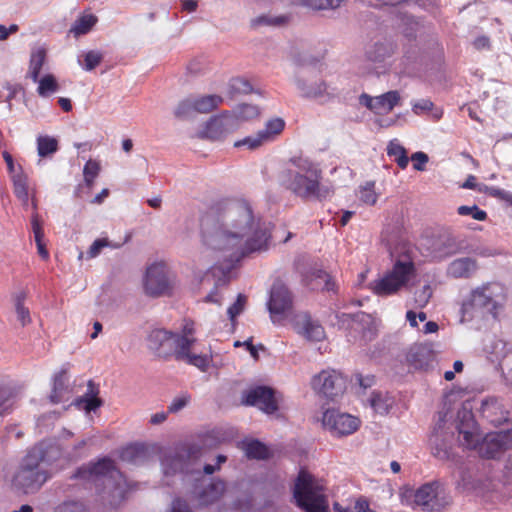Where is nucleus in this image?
Segmentation results:
<instances>
[{
    "label": "nucleus",
    "instance_id": "obj_1",
    "mask_svg": "<svg viewBox=\"0 0 512 512\" xmlns=\"http://www.w3.org/2000/svg\"><path fill=\"white\" fill-rule=\"evenodd\" d=\"M200 226L203 243L213 250H233L229 259L235 262L267 249L271 237L265 223L255 221L252 208L245 200L218 201L202 216Z\"/></svg>",
    "mask_w": 512,
    "mask_h": 512
},
{
    "label": "nucleus",
    "instance_id": "obj_2",
    "mask_svg": "<svg viewBox=\"0 0 512 512\" xmlns=\"http://www.w3.org/2000/svg\"><path fill=\"white\" fill-rule=\"evenodd\" d=\"M70 479L93 482L97 488L99 501L108 509H117L126 499L127 492L132 489L109 457L83 464L74 471Z\"/></svg>",
    "mask_w": 512,
    "mask_h": 512
},
{
    "label": "nucleus",
    "instance_id": "obj_3",
    "mask_svg": "<svg viewBox=\"0 0 512 512\" xmlns=\"http://www.w3.org/2000/svg\"><path fill=\"white\" fill-rule=\"evenodd\" d=\"M202 447L194 443H184L175 447L172 452L165 454L161 460L163 472L166 476L182 474L185 477H192L196 482L203 478V475H212L219 471L215 464H205L201 468L200 459Z\"/></svg>",
    "mask_w": 512,
    "mask_h": 512
},
{
    "label": "nucleus",
    "instance_id": "obj_4",
    "mask_svg": "<svg viewBox=\"0 0 512 512\" xmlns=\"http://www.w3.org/2000/svg\"><path fill=\"white\" fill-rule=\"evenodd\" d=\"M43 444L32 447L22 458L12 479V486L23 494L37 492L48 480L49 474L42 465L48 463Z\"/></svg>",
    "mask_w": 512,
    "mask_h": 512
},
{
    "label": "nucleus",
    "instance_id": "obj_5",
    "mask_svg": "<svg viewBox=\"0 0 512 512\" xmlns=\"http://www.w3.org/2000/svg\"><path fill=\"white\" fill-rule=\"evenodd\" d=\"M321 179V170L311 166L304 173L285 169L279 174L280 185L304 201H322L331 196L333 191L329 187L322 186Z\"/></svg>",
    "mask_w": 512,
    "mask_h": 512
},
{
    "label": "nucleus",
    "instance_id": "obj_6",
    "mask_svg": "<svg viewBox=\"0 0 512 512\" xmlns=\"http://www.w3.org/2000/svg\"><path fill=\"white\" fill-rule=\"evenodd\" d=\"M323 487L307 470L301 469L293 487L296 505L305 512H329L327 498L322 494Z\"/></svg>",
    "mask_w": 512,
    "mask_h": 512
},
{
    "label": "nucleus",
    "instance_id": "obj_7",
    "mask_svg": "<svg viewBox=\"0 0 512 512\" xmlns=\"http://www.w3.org/2000/svg\"><path fill=\"white\" fill-rule=\"evenodd\" d=\"M415 272L412 259L408 256L405 259H397L391 271L382 278L373 281L370 288L378 296H389L396 294L402 287L406 286L410 277Z\"/></svg>",
    "mask_w": 512,
    "mask_h": 512
},
{
    "label": "nucleus",
    "instance_id": "obj_8",
    "mask_svg": "<svg viewBox=\"0 0 512 512\" xmlns=\"http://www.w3.org/2000/svg\"><path fill=\"white\" fill-rule=\"evenodd\" d=\"M346 378L336 370H322L312 378L313 389L329 401H335L346 390Z\"/></svg>",
    "mask_w": 512,
    "mask_h": 512
},
{
    "label": "nucleus",
    "instance_id": "obj_9",
    "mask_svg": "<svg viewBox=\"0 0 512 512\" xmlns=\"http://www.w3.org/2000/svg\"><path fill=\"white\" fill-rule=\"evenodd\" d=\"M239 123L230 111H224L221 114L212 116L204 126V129L198 133L201 139L212 141H222L229 134L237 131Z\"/></svg>",
    "mask_w": 512,
    "mask_h": 512
},
{
    "label": "nucleus",
    "instance_id": "obj_10",
    "mask_svg": "<svg viewBox=\"0 0 512 512\" xmlns=\"http://www.w3.org/2000/svg\"><path fill=\"white\" fill-rule=\"evenodd\" d=\"M144 289L145 293L151 297H160L172 293L173 287L164 264L154 263L147 268Z\"/></svg>",
    "mask_w": 512,
    "mask_h": 512
},
{
    "label": "nucleus",
    "instance_id": "obj_11",
    "mask_svg": "<svg viewBox=\"0 0 512 512\" xmlns=\"http://www.w3.org/2000/svg\"><path fill=\"white\" fill-rule=\"evenodd\" d=\"M322 423L333 435L342 437L353 434L360 426V419L335 409L323 413Z\"/></svg>",
    "mask_w": 512,
    "mask_h": 512
},
{
    "label": "nucleus",
    "instance_id": "obj_12",
    "mask_svg": "<svg viewBox=\"0 0 512 512\" xmlns=\"http://www.w3.org/2000/svg\"><path fill=\"white\" fill-rule=\"evenodd\" d=\"M488 291L489 287L484 286L470 293L460 308L461 321L473 319L477 311L493 312L496 309V302Z\"/></svg>",
    "mask_w": 512,
    "mask_h": 512
},
{
    "label": "nucleus",
    "instance_id": "obj_13",
    "mask_svg": "<svg viewBox=\"0 0 512 512\" xmlns=\"http://www.w3.org/2000/svg\"><path fill=\"white\" fill-rule=\"evenodd\" d=\"M465 238L444 232L429 240L428 250L436 260H443L457 253H463Z\"/></svg>",
    "mask_w": 512,
    "mask_h": 512
},
{
    "label": "nucleus",
    "instance_id": "obj_14",
    "mask_svg": "<svg viewBox=\"0 0 512 512\" xmlns=\"http://www.w3.org/2000/svg\"><path fill=\"white\" fill-rule=\"evenodd\" d=\"M397 50V43L391 37L373 38L364 49L365 59L378 65L385 67L386 61L390 59Z\"/></svg>",
    "mask_w": 512,
    "mask_h": 512
},
{
    "label": "nucleus",
    "instance_id": "obj_15",
    "mask_svg": "<svg viewBox=\"0 0 512 512\" xmlns=\"http://www.w3.org/2000/svg\"><path fill=\"white\" fill-rule=\"evenodd\" d=\"M293 307V294L287 285L277 278L270 289L267 302L268 311L273 318L274 315H282Z\"/></svg>",
    "mask_w": 512,
    "mask_h": 512
},
{
    "label": "nucleus",
    "instance_id": "obj_16",
    "mask_svg": "<svg viewBox=\"0 0 512 512\" xmlns=\"http://www.w3.org/2000/svg\"><path fill=\"white\" fill-rule=\"evenodd\" d=\"M444 416L439 418L433 432L429 437V445L432 454L440 460H449L453 453L454 434L443 429Z\"/></svg>",
    "mask_w": 512,
    "mask_h": 512
},
{
    "label": "nucleus",
    "instance_id": "obj_17",
    "mask_svg": "<svg viewBox=\"0 0 512 512\" xmlns=\"http://www.w3.org/2000/svg\"><path fill=\"white\" fill-rule=\"evenodd\" d=\"M175 332L164 328L152 329L147 336V346L157 357L169 359L173 354Z\"/></svg>",
    "mask_w": 512,
    "mask_h": 512
},
{
    "label": "nucleus",
    "instance_id": "obj_18",
    "mask_svg": "<svg viewBox=\"0 0 512 512\" xmlns=\"http://www.w3.org/2000/svg\"><path fill=\"white\" fill-rule=\"evenodd\" d=\"M245 405L257 406L267 414H273L278 410V403L274 390L268 386H256L245 394Z\"/></svg>",
    "mask_w": 512,
    "mask_h": 512
},
{
    "label": "nucleus",
    "instance_id": "obj_19",
    "mask_svg": "<svg viewBox=\"0 0 512 512\" xmlns=\"http://www.w3.org/2000/svg\"><path fill=\"white\" fill-rule=\"evenodd\" d=\"M302 284L312 291H337V285L333 278L323 269L310 267L301 272Z\"/></svg>",
    "mask_w": 512,
    "mask_h": 512
},
{
    "label": "nucleus",
    "instance_id": "obj_20",
    "mask_svg": "<svg viewBox=\"0 0 512 512\" xmlns=\"http://www.w3.org/2000/svg\"><path fill=\"white\" fill-rule=\"evenodd\" d=\"M435 357L432 344L415 343L407 352L406 361L414 370L427 371L432 366Z\"/></svg>",
    "mask_w": 512,
    "mask_h": 512
},
{
    "label": "nucleus",
    "instance_id": "obj_21",
    "mask_svg": "<svg viewBox=\"0 0 512 512\" xmlns=\"http://www.w3.org/2000/svg\"><path fill=\"white\" fill-rule=\"evenodd\" d=\"M235 261H232L230 259H226L223 262H219L215 265H213L209 271L207 272L206 276L209 274L216 279L213 290L205 297V302L209 303H219V301L215 298L217 295L218 287L226 285L230 281V274L232 270L236 266Z\"/></svg>",
    "mask_w": 512,
    "mask_h": 512
},
{
    "label": "nucleus",
    "instance_id": "obj_22",
    "mask_svg": "<svg viewBox=\"0 0 512 512\" xmlns=\"http://www.w3.org/2000/svg\"><path fill=\"white\" fill-rule=\"evenodd\" d=\"M294 327L297 333L308 341L319 342L325 338L323 326L307 313L297 317Z\"/></svg>",
    "mask_w": 512,
    "mask_h": 512
},
{
    "label": "nucleus",
    "instance_id": "obj_23",
    "mask_svg": "<svg viewBox=\"0 0 512 512\" xmlns=\"http://www.w3.org/2000/svg\"><path fill=\"white\" fill-rule=\"evenodd\" d=\"M509 447V435L507 433H490L484 437L480 446V452L485 458L493 459Z\"/></svg>",
    "mask_w": 512,
    "mask_h": 512
},
{
    "label": "nucleus",
    "instance_id": "obj_24",
    "mask_svg": "<svg viewBox=\"0 0 512 512\" xmlns=\"http://www.w3.org/2000/svg\"><path fill=\"white\" fill-rule=\"evenodd\" d=\"M69 385L68 369L62 367L53 377V385L49 396L50 402L59 404L65 400L66 396L71 393Z\"/></svg>",
    "mask_w": 512,
    "mask_h": 512
},
{
    "label": "nucleus",
    "instance_id": "obj_25",
    "mask_svg": "<svg viewBox=\"0 0 512 512\" xmlns=\"http://www.w3.org/2000/svg\"><path fill=\"white\" fill-rule=\"evenodd\" d=\"M224 491L225 483L222 480H212L197 493V498L200 505L208 506L216 502Z\"/></svg>",
    "mask_w": 512,
    "mask_h": 512
},
{
    "label": "nucleus",
    "instance_id": "obj_26",
    "mask_svg": "<svg viewBox=\"0 0 512 512\" xmlns=\"http://www.w3.org/2000/svg\"><path fill=\"white\" fill-rule=\"evenodd\" d=\"M477 269L476 260L464 257L452 261L448 266V274L454 278H468Z\"/></svg>",
    "mask_w": 512,
    "mask_h": 512
},
{
    "label": "nucleus",
    "instance_id": "obj_27",
    "mask_svg": "<svg viewBox=\"0 0 512 512\" xmlns=\"http://www.w3.org/2000/svg\"><path fill=\"white\" fill-rule=\"evenodd\" d=\"M439 486L438 481L423 484L415 491L414 502L422 506L423 510L428 511V508L432 506L434 498H436V492Z\"/></svg>",
    "mask_w": 512,
    "mask_h": 512
},
{
    "label": "nucleus",
    "instance_id": "obj_28",
    "mask_svg": "<svg viewBox=\"0 0 512 512\" xmlns=\"http://www.w3.org/2000/svg\"><path fill=\"white\" fill-rule=\"evenodd\" d=\"M194 97V108L199 114H208L218 109L223 103L224 99L218 94L209 95H193Z\"/></svg>",
    "mask_w": 512,
    "mask_h": 512
},
{
    "label": "nucleus",
    "instance_id": "obj_29",
    "mask_svg": "<svg viewBox=\"0 0 512 512\" xmlns=\"http://www.w3.org/2000/svg\"><path fill=\"white\" fill-rule=\"evenodd\" d=\"M399 101L400 95L396 90H391L375 97V114H383L392 111Z\"/></svg>",
    "mask_w": 512,
    "mask_h": 512
},
{
    "label": "nucleus",
    "instance_id": "obj_30",
    "mask_svg": "<svg viewBox=\"0 0 512 512\" xmlns=\"http://www.w3.org/2000/svg\"><path fill=\"white\" fill-rule=\"evenodd\" d=\"M256 92L250 83L244 77H233L228 82L227 94L230 99H235L242 95H248Z\"/></svg>",
    "mask_w": 512,
    "mask_h": 512
},
{
    "label": "nucleus",
    "instance_id": "obj_31",
    "mask_svg": "<svg viewBox=\"0 0 512 512\" xmlns=\"http://www.w3.org/2000/svg\"><path fill=\"white\" fill-rule=\"evenodd\" d=\"M243 445L245 455L248 459L267 460L271 456L269 448L258 439L244 442Z\"/></svg>",
    "mask_w": 512,
    "mask_h": 512
},
{
    "label": "nucleus",
    "instance_id": "obj_32",
    "mask_svg": "<svg viewBox=\"0 0 512 512\" xmlns=\"http://www.w3.org/2000/svg\"><path fill=\"white\" fill-rule=\"evenodd\" d=\"M47 51L43 46L34 48L31 52L30 63H29V76L33 82L38 81L42 66L46 61Z\"/></svg>",
    "mask_w": 512,
    "mask_h": 512
},
{
    "label": "nucleus",
    "instance_id": "obj_33",
    "mask_svg": "<svg viewBox=\"0 0 512 512\" xmlns=\"http://www.w3.org/2000/svg\"><path fill=\"white\" fill-rule=\"evenodd\" d=\"M120 458L132 464L143 462L147 458V448L138 443L128 445L120 452Z\"/></svg>",
    "mask_w": 512,
    "mask_h": 512
},
{
    "label": "nucleus",
    "instance_id": "obj_34",
    "mask_svg": "<svg viewBox=\"0 0 512 512\" xmlns=\"http://www.w3.org/2000/svg\"><path fill=\"white\" fill-rule=\"evenodd\" d=\"M387 155L397 163L401 169H405L409 163L407 150L402 146L397 139L389 141L386 148Z\"/></svg>",
    "mask_w": 512,
    "mask_h": 512
},
{
    "label": "nucleus",
    "instance_id": "obj_35",
    "mask_svg": "<svg viewBox=\"0 0 512 512\" xmlns=\"http://www.w3.org/2000/svg\"><path fill=\"white\" fill-rule=\"evenodd\" d=\"M290 21V17L286 15L281 16H270V15H261L251 20V28L257 29L260 26L266 25L275 28L284 27Z\"/></svg>",
    "mask_w": 512,
    "mask_h": 512
},
{
    "label": "nucleus",
    "instance_id": "obj_36",
    "mask_svg": "<svg viewBox=\"0 0 512 512\" xmlns=\"http://www.w3.org/2000/svg\"><path fill=\"white\" fill-rule=\"evenodd\" d=\"M326 51H327L326 49H322L321 51L317 52L316 55H312L307 50H302V51L291 50L290 54H291V57L293 58L295 64H297L299 66H304V65H315L316 63L321 61L324 58Z\"/></svg>",
    "mask_w": 512,
    "mask_h": 512
},
{
    "label": "nucleus",
    "instance_id": "obj_37",
    "mask_svg": "<svg viewBox=\"0 0 512 512\" xmlns=\"http://www.w3.org/2000/svg\"><path fill=\"white\" fill-rule=\"evenodd\" d=\"M285 128V121L280 117H275L266 122L265 128L260 130L261 137L264 138L266 143L273 141L278 135L282 133Z\"/></svg>",
    "mask_w": 512,
    "mask_h": 512
},
{
    "label": "nucleus",
    "instance_id": "obj_38",
    "mask_svg": "<svg viewBox=\"0 0 512 512\" xmlns=\"http://www.w3.org/2000/svg\"><path fill=\"white\" fill-rule=\"evenodd\" d=\"M231 114L237 119L239 122L241 121H249L257 118L260 115V109L257 105L241 103L238 104Z\"/></svg>",
    "mask_w": 512,
    "mask_h": 512
},
{
    "label": "nucleus",
    "instance_id": "obj_39",
    "mask_svg": "<svg viewBox=\"0 0 512 512\" xmlns=\"http://www.w3.org/2000/svg\"><path fill=\"white\" fill-rule=\"evenodd\" d=\"M26 298L27 293L25 291H20L14 296V305L17 319L20 321L23 327L31 322L30 311L24 305Z\"/></svg>",
    "mask_w": 512,
    "mask_h": 512
},
{
    "label": "nucleus",
    "instance_id": "obj_40",
    "mask_svg": "<svg viewBox=\"0 0 512 512\" xmlns=\"http://www.w3.org/2000/svg\"><path fill=\"white\" fill-rule=\"evenodd\" d=\"M194 97L193 95L188 96L187 98L179 101L177 106L174 109V116L179 120H187L193 117L196 112V108H194Z\"/></svg>",
    "mask_w": 512,
    "mask_h": 512
},
{
    "label": "nucleus",
    "instance_id": "obj_41",
    "mask_svg": "<svg viewBox=\"0 0 512 512\" xmlns=\"http://www.w3.org/2000/svg\"><path fill=\"white\" fill-rule=\"evenodd\" d=\"M296 85L298 89L301 91L302 96L306 98H318L325 94L327 90V85L324 81H320L316 83L314 86H308L306 82L302 79L296 80Z\"/></svg>",
    "mask_w": 512,
    "mask_h": 512
},
{
    "label": "nucleus",
    "instance_id": "obj_42",
    "mask_svg": "<svg viewBox=\"0 0 512 512\" xmlns=\"http://www.w3.org/2000/svg\"><path fill=\"white\" fill-rule=\"evenodd\" d=\"M369 402L374 411L381 415L387 414L392 406L391 399L387 394H384L381 391H373L369 398Z\"/></svg>",
    "mask_w": 512,
    "mask_h": 512
},
{
    "label": "nucleus",
    "instance_id": "obj_43",
    "mask_svg": "<svg viewBox=\"0 0 512 512\" xmlns=\"http://www.w3.org/2000/svg\"><path fill=\"white\" fill-rule=\"evenodd\" d=\"M175 344H173V354L172 356L177 361H184L190 355V346H189V337L180 336L179 333H175L174 335Z\"/></svg>",
    "mask_w": 512,
    "mask_h": 512
},
{
    "label": "nucleus",
    "instance_id": "obj_44",
    "mask_svg": "<svg viewBox=\"0 0 512 512\" xmlns=\"http://www.w3.org/2000/svg\"><path fill=\"white\" fill-rule=\"evenodd\" d=\"M11 180L15 196L17 198H26V193H28V177L21 166L18 167V173L11 175Z\"/></svg>",
    "mask_w": 512,
    "mask_h": 512
},
{
    "label": "nucleus",
    "instance_id": "obj_45",
    "mask_svg": "<svg viewBox=\"0 0 512 512\" xmlns=\"http://www.w3.org/2000/svg\"><path fill=\"white\" fill-rule=\"evenodd\" d=\"M58 148L59 145L56 138L50 136H39L37 138V151L38 155L42 158L54 154Z\"/></svg>",
    "mask_w": 512,
    "mask_h": 512
},
{
    "label": "nucleus",
    "instance_id": "obj_46",
    "mask_svg": "<svg viewBox=\"0 0 512 512\" xmlns=\"http://www.w3.org/2000/svg\"><path fill=\"white\" fill-rule=\"evenodd\" d=\"M499 404L496 398L485 399L481 403L480 412L482 416L492 424L501 423V418H495L496 410H498Z\"/></svg>",
    "mask_w": 512,
    "mask_h": 512
},
{
    "label": "nucleus",
    "instance_id": "obj_47",
    "mask_svg": "<svg viewBox=\"0 0 512 512\" xmlns=\"http://www.w3.org/2000/svg\"><path fill=\"white\" fill-rule=\"evenodd\" d=\"M98 19L91 13H83L75 21L69 32H89L97 23Z\"/></svg>",
    "mask_w": 512,
    "mask_h": 512
},
{
    "label": "nucleus",
    "instance_id": "obj_48",
    "mask_svg": "<svg viewBox=\"0 0 512 512\" xmlns=\"http://www.w3.org/2000/svg\"><path fill=\"white\" fill-rule=\"evenodd\" d=\"M296 4L306 6L314 10L335 9L343 0H293Z\"/></svg>",
    "mask_w": 512,
    "mask_h": 512
},
{
    "label": "nucleus",
    "instance_id": "obj_49",
    "mask_svg": "<svg viewBox=\"0 0 512 512\" xmlns=\"http://www.w3.org/2000/svg\"><path fill=\"white\" fill-rule=\"evenodd\" d=\"M37 82L39 83L37 92L42 97L49 96L51 93L56 92L59 88L57 80L52 74H47L41 79L38 78Z\"/></svg>",
    "mask_w": 512,
    "mask_h": 512
},
{
    "label": "nucleus",
    "instance_id": "obj_50",
    "mask_svg": "<svg viewBox=\"0 0 512 512\" xmlns=\"http://www.w3.org/2000/svg\"><path fill=\"white\" fill-rule=\"evenodd\" d=\"M401 42L404 53L408 58H414L417 52L421 50L419 47L420 40L418 39V34H403Z\"/></svg>",
    "mask_w": 512,
    "mask_h": 512
},
{
    "label": "nucleus",
    "instance_id": "obj_51",
    "mask_svg": "<svg viewBox=\"0 0 512 512\" xmlns=\"http://www.w3.org/2000/svg\"><path fill=\"white\" fill-rule=\"evenodd\" d=\"M74 404L78 407H82L86 412L95 411L96 409L103 406V400L99 397H91L84 393V395L78 397Z\"/></svg>",
    "mask_w": 512,
    "mask_h": 512
},
{
    "label": "nucleus",
    "instance_id": "obj_52",
    "mask_svg": "<svg viewBox=\"0 0 512 512\" xmlns=\"http://www.w3.org/2000/svg\"><path fill=\"white\" fill-rule=\"evenodd\" d=\"M266 143L263 137H261V133L258 131L253 136H247L241 140H238L234 143V147L239 148L242 146H246L249 150H256L263 146Z\"/></svg>",
    "mask_w": 512,
    "mask_h": 512
},
{
    "label": "nucleus",
    "instance_id": "obj_53",
    "mask_svg": "<svg viewBox=\"0 0 512 512\" xmlns=\"http://www.w3.org/2000/svg\"><path fill=\"white\" fill-rule=\"evenodd\" d=\"M247 304L246 295L239 293L236 301L227 309V314L231 322H235L237 316H239L245 309Z\"/></svg>",
    "mask_w": 512,
    "mask_h": 512
},
{
    "label": "nucleus",
    "instance_id": "obj_54",
    "mask_svg": "<svg viewBox=\"0 0 512 512\" xmlns=\"http://www.w3.org/2000/svg\"><path fill=\"white\" fill-rule=\"evenodd\" d=\"M104 247L119 248L120 245L111 243L107 238H98L89 247L87 251L88 258L97 257Z\"/></svg>",
    "mask_w": 512,
    "mask_h": 512
},
{
    "label": "nucleus",
    "instance_id": "obj_55",
    "mask_svg": "<svg viewBox=\"0 0 512 512\" xmlns=\"http://www.w3.org/2000/svg\"><path fill=\"white\" fill-rule=\"evenodd\" d=\"M457 212L459 215L466 216L470 215L473 219L478 221H484L487 219V213L480 209L477 205L466 206L462 205L458 207Z\"/></svg>",
    "mask_w": 512,
    "mask_h": 512
},
{
    "label": "nucleus",
    "instance_id": "obj_56",
    "mask_svg": "<svg viewBox=\"0 0 512 512\" xmlns=\"http://www.w3.org/2000/svg\"><path fill=\"white\" fill-rule=\"evenodd\" d=\"M58 512H89L88 507L80 500H67L57 507Z\"/></svg>",
    "mask_w": 512,
    "mask_h": 512
},
{
    "label": "nucleus",
    "instance_id": "obj_57",
    "mask_svg": "<svg viewBox=\"0 0 512 512\" xmlns=\"http://www.w3.org/2000/svg\"><path fill=\"white\" fill-rule=\"evenodd\" d=\"M479 192H484L492 197L504 200L508 202L512 206V194L503 189L497 187H489L487 185H483V187L478 188Z\"/></svg>",
    "mask_w": 512,
    "mask_h": 512
},
{
    "label": "nucleus",
    "instance_id": "obj_58",
    "mask_svg": "<svg viewBox=\"0 0 512 512\" xmlns=\"http://www.w3.org/2000/svg\"><path fill=\"white\" fill-rule=\"evenodd\" d=\"M103 60V54L96 50H90L84 54L83 68L87 71L95 69Z\"/></svg>",
    "mask_w": 512,
    "mask_h": 512
},
{
    "label": "nucleus",
    "instance_id": "obj_59",
    "mask_svg": "<svg viewBox=\"0 0 512 512\" xmlns=\"http://www.w3.org/2000/svg\"><path fill=\"white\" fill-rule=\"evenodd\" d=\"M189 365H193L199 368L201 371L205 372L210 364V358L207 355L203 354H193L190 353L189 357L184 360Z\"/></svg>",
    "mask_w": 512,
    "mask_h": 512
},
{
    "label": "nucleus",
    "instance_id": "obj_60",
    "mask_svg": "<svg viewBox=\"0 0 512 512\" xmlns=\"http://www.w3.org/2000/svg\"><path fill=\"white\" fill-rule=\"evenodd\" d=\"M452 502V498L449 495L443 494L440 495V493L436 492V498H434L432 506L428 508L429 512H441L443 509H445L447 506H449Z\"/></svg>",
    "mask_w": 512,
    "mask_h": 512
},
{
    "label": "nucleus",
    "instance_id": "obj_61",
    "mask_svg": "<svg viewBox=\"0 0 512 512\" xmlns=\"http://www.w3.org/2000/svg\"><path fill=\"white\" fill-rule=\"evenodd\" d=\"M206 68H207V64H206L205 60L202 58H195V59L191 60L186 67L187 73L192 76H198V75L204 73Z\"/></svg>",
    "mask_w": 512,
    "mask_h": 512
},
{
    "label": "nucleus",
    "instance_id": "obj_62",
    "mask_svg": "<svg viewBox=\"0 0 512 512\" xmlns=\"http://www.w3.org/2000/svg\"><path fill=\"white\" fill-rule=\"evenodd\" d=\"M463 253H473L482 257H489L492 255L490 249L469 243L466 239L464 242Z\"/></svg>",
    "mask_w": 512,
    "mask_h": 512
},
{
    "label": "nucleus",
    "instance_id": "obj_63",
    "mask_svg": "<svg viewBox=\"0 0 512 512\" xmlns=\"http://www.w3.org/2000/svg\"><path fill=\"white\" fill-rule=\"evenodd\" d=\"M411 160L413 162V168L417 171H424L425 165L429 161V157L426 153L422 151L415 152L411 155Z\"/></svg>",
    "mask_w": 512,
    "mask_h": 512
},
{
    "label": "nucleus",
    "instance_id": "obj_64",
    "mask_svg": "<svg viewBox=\"0 0 512 512\" xmlns=\"http://www.w3.org/2000/svg\"><path fill=\"white\" fill-rule=\"evenodd\" d=\"M434 103L430 99H420L412 105V111L420 115L433 109Z\"/></svg>",
    "mask_w": 512,
    "mask_h": 512
}]
</instances>
